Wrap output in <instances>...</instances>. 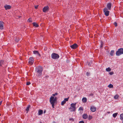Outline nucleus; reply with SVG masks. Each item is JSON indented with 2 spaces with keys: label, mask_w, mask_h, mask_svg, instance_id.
I'll list each match as a JSON object with an SVG mask.
<instances>
[{
  "label": "nucleus",
  "mask_w": 123,
  "mask_h": 123,
  "mask_svg": "<svg viewBox=\"0 0 123 123\" xmlns=\"http://www.w3.org/2000/svg\"><path fill=\"white\" fill-rule=\"evenodd\" d=\"M76 103H72L71 104V107L69 108L70 111H75L76 110Z\"/></svg>",
  "instance_id": "1"
},
{
  "label": "nucleus",
  "mask_w": 123,
  "mask_h": 123,
  "mask_svg": "<svg viewBox=\"0 0 123 123\" xmlns=\"http://www.w3.org/2000/svg\"><path fill=\"white\" fill-rule=\"evenodd\" d=\"M49 101L52 105V107L54 108V104L56 101L55 98H54V97L51 96L50 98Z\"/></svg>",
  "instance_id": "2"
},
{
  "label": "nucleus",
  "mask_w": 123,
  "mask_h": 123,
  "mask_svg": "<svg viewBox=\"0 0 123 123\" xmlns=\"http://www.w3.org/2000/svg\"><path fill=\"white\" fill-rule=\"evenodd\" d=\"M116 54L118 56L123 54V48H121L119 49L118 50L116 51Z\"/></svg>",
  "instance_id": "3"
},
{
  "label": "nucleus",
  "mask_w": 123,
  "mask_h": 123,
  "mask_svg": "<svg viewBox=\"0 0 123 123\" xmlns=\"http://www.w3.org/2000/svg\"><path fill=\"white\" fill-rule=\"evenodd\" d=\"M36 71L39 74L42 73L43 69L42 67L39 66L36 69Z\"/></svg>",
  "instance_id": "4"
},
{
  "label": "nucleus",
  "mask_w": 123,
  "mask_h": 123,
  "mask_svg": "<svg viewBox=\"0 0 123 123\" xmlns=\"http://www.w3.org/2000/svg\"><path fill=\"white\" fill-rule=\"evenodd\" d=\"M52 58L54 59H57L59 58V56L58 55L55 53H53L51 55Z\"/></svg>",
  "instance_id": "5"
},
{
  "label": "nucleus",
  "mask_w": 123,
  "mask_h": 123,
  "mask_svg": "<svg viewBox=\"0 0 123 123\" xmlns=\"http://www.w3.org/2000/svg\"><path fill=\"white\" fill-rule=\"evenodd\" d=\"M104 11L105 15L106 16H108L109 14V12L107 10V8H105Z\"/></svg>",
  "instance_id": "6"
},
{
  "label": "nucleus",
  "mask_w": 123,
  "mask_h": 123,
  "mask_svg": "<svg viewBox=\"0 0 123 123\" xmlns=\"http://www.w3.org/2000/svg\"><path fill=\"white\" fill-rule=\"evenodd\" d=\"M34 59L33 57H31L29 59V64L32 65L34 63Z\"/></svg>",
  "instance_id": "7"
},
{
  "label": "nucleus",
  "mask_w": 123,
  "mask_h": 123,
  "mask_svg": "<svg viewBox=\"0 0 123 123\" xmlns=\"http://www.w3.org/2000/svg\"><path fill=\"white\" fill-rule=\"evenodd\" d=\"M78 46V45L76 43H74L70 46L71 48L73 49H76Z\"/></svg>",
  "instance_id": "8"
},
{
  "label": "nucleus",
  "mask_w": 123,
  "mask_h": 123,
  "mask_svg": "<svg viewBox=\"0 0 123 123\" xmlns=\"http://www.w3.org/2000/svg\"><path fill=\"white\" fill-rule=\"evenodd\" d=\"M68 98H68H64V100L62 102L61 105H63L66 103V102L68 101Z\"/></svg>",
  "instance_id": "9"
},
{
  "label": "nucleus",
  "mask_w": 123,
  "mask_h": 123,
  "mask_svg": "<svg viewBox=\"0 0 123 123\" xmlns=\"http://www.w3.org/2000/svg\"><path fill=\"white\" fill-rule=\"evenodd\" d=\"M49 9V7L48 6L44 7L43 9V12H45L48 11Z\"/></svg>",
  "instance_id": "10"
},
{
  "label": "nucleus",
  "mask_w": 123,
  "mask_h": 123,
  "mask_svg": "<svg viewBox=\"0 0 123 123\" xmlns=\"http://www.w3.org/2000/svg\"><path fill=\"white\" fill-rule=\"evenodd\" d=\"M12 6L10 5H6L4 6V8L6 10L9 9L11 8Z\"/></svg>",
  "instance_id": "11"
},
{
  "label": "nucleus",
  "mask_w": 123,
  "mask_h": 123,
  "mask_svg": "<svg viewBox=\"0 0 123 123\" xmlns=\"http://www.w3.org/2000/svg\"><path fill=\"white\" fill-rule=\"evenodd\" d=\"M96 109V107L94 106H92L90 108V110L92 112H95Z\"/></svg>",
  "instance_id": "12"
},
{
  "label": "nucleus",
  "mask_w": 123,
  "mask_h": 123,
  "mask_svg": "<svg viewBox=\"0 0 123 123\" xmlns=\"http://www.w3.org/2000/svg\"><path fill=\"white\" fill-rule=\"evenodd\" d=\"M3 22L0 21V29H3Z\"/></svg>",
  "instance_id": "13"
},
{
  "label": "nucleus",
  "mask_w": 123,
  "mask_h": 123,
  "mask_svg": "<svg viewBox=\"0 0 123 123\" xmlns=\"http://www.w3.org/2000/svg\"><path fill=\"white\" fill-rule=\"evenodd\" d=\"M33 52L34 54H36L37 56H40V54L38 51L36 50L34 51Z\"/></svg>",
  "instance_id": "14"
},
{
  "label": "nucleus",
  "mask_w": 123,
  "mask_h": 123,
  "mask_svg": "<svg viewBox=\"0 0 123 123\" xmlns=\"http://www.w3.org/2000/svg\"><path fill=\"white\" fill-rule=\"evenodd\" d=\"M107 8H108L109 10H111V3H108L107 5Z\"/></svg>",
  "instance_id": "15"
},
{
  "label": "nucleus",
  "mask_w": 123,
  "mask_h": 123,
  "mask_svg": "<svg viewBox=\"0 0 123 123\" xmlns=\"http://www.w3.org/2000/svg\"><path fill=\"white\" fill-rule=\"evenodd\" d=\"M88 117V115L86 114H85L83 115L82 116L83 118L84 119H87Z\"/></svg>",
  "instance_id": "16"
},
{
  "label": "nucleus",
  "mask_w": 123,
  "mask_h": 123,
  "mask_svg": "<svg viewBox=\"0 0 123 123\" xmlns=\"http://www.w3.org/2000/svg\"><path fill=\"white\" fill-rule=\"evenodd\" d=\"M82 101L83 102L86 103L87 101V98L86 97H84L82 98Z\"/></svg>",
  "instance_id": "17"
},
{
  "label": "nucleus",
  "mask_w": 123,
  "mask_h": 123,
  "mask_svg": "<svg viewBox=\"0 0 123 123\" xmlns=\"http://www.w3.org/2000/svg\"><path fill=\"white\" fill-rule=\"evenodd\" d=\"M33 24L34 26H35L36 27H38V25L36 22H33Z\"/></svg>",
  "instance_id": "18"
},
{
  "label": "nucleus",
  "mask_w": 123,
  "mask_h": 123,
  "mask_svg": "<svg viewBox=\"0 0 123 123\" xmlns=\"http://www.w3.org/2000/svg\"><path fill=\"white\" fill-rule=\"evenodd\" d=\"M119 97V95L117 94H116L115 95L114 98L116 99H117Z\"/></svg>",
  "instance_id": "19"
},
{
  "label": "nucleus",
  "mask_w": 123,
  "mask_h": 123,
  "mask_svg": "<svg viewBox=\"0 0 123 123\" xmlns=\"http://www.w3.org/2000/svg\"><path fill=\"white\" fill-rule=\"evenodd\" d=\"M38 115H39L42 114L43 113V111L42 110H40L38 112Z\"/></svg>",
  "instance_id": "20"
},
{
  "label": "nucleus",
  "mask_w": 123,
  "mask_h": 123,
  "mask_svg": "<svg viewBox=\"0 0 123 123\" xmlns=\"http://www.w3.org/2000/svg\"><path fill=\"white\" fill-rule=\"evenodd\" d=\"M117 114H118V113H114L113 114V115H112L113 117H114L115 118V117H116V116H117Z\"/></svg>",
  "instance_id": "21"
},
{
  "label": "nucleus",
  "mask_w": 123,
  "mask_h": 123,
  "mask_svg": "<svg viewBox=\"0 0 123 123\" xmlns=\"http://www.w3.org/2000/svg\"><path fill=\"white\" fill-rule=\"evenodd\" d=\"M114 53V51L113 50H112L110 52V55L111 56H113Z\"/></svg>",
  "instance_id": "22"
},
{
  "label": "nucleus",
  "mask_w": 123,
  "mask_h": 123,
  "mask_svg": "<svg viewBox=\"0 0 123 123\" xmlns=\"http://www.w3.org/2000/svg\"><path fill=\"white\" fill-rule=\"evenodd\" d=\"M120 119L122 120H123V113L121 114L120 115Z\"/></svg>",
  "instance_id": "23"
},
{
  "label": "nucleus",
  "mask_w": 123,
  "mask_h": 123,
  "mask_svg": "<svg viewBox=\"0 0 123 123\" xmlns=\"http://www.w3.org/2000/svg\"><path fill=\"white\" fill-rule=\"evenodd\" d=\"M106 70L107 72H109L111 70V69L110 67H108V68H106Z\"/></svg>",
  "instance_id": "24"
},
{
  "label": "nucleus",
  "mask_w": 123,
  "mask_h": 123,
  "mask_svg": "<svg viewBox=\"0 0 123 123\" xmlns=\"http://www.w3.org/2000/svg\"><path fill=\"white\" fill-rule=\"evenodd\" d=\"M30 105H29L26 108V111H27V113L28 111H29V108L30 107Z\"/></svg>",
  "instance_id": "25"
},
{
  "label": "nucleus",
  "mask_w": 123,
  "mask_h": 123,
  "mask_svg": "<svg viewBox=\"0 0 123 123\" xmlns=\"http://www.w3.org/2000/svg\"><path fill=\"white\" fill-rule=\"evenodd\" d=\"M4 61L2 60L0 61V66H1L3 64Z\"/></svg>",
  "instance_id": "26"
},
{
  "label": "nucleus",
  "mask_w": 123,
  "mask_h": 123,
  "mask_svg": "<svg viewBox=\"0 0 123 123\" xmlns=\"http://www.w3.org/2000/svg\"><path fill=\"white\" fill-rule=\"evenodd\" d=\"M108 87L110 88H112L113 87V86L111 84H110L108 86Z\"/></svg>",
  "instance_id": "27"
},
{
  "label": "nucleus",
  "mask_w": 123,
  "mask_h": 123,
  "mask_svg": "<svg viewBox=\"0 0 123 123\" xmlns=\"http://www.w3.org/2000/svg\"><path fill=\"white\" fill-rule=\"evenodd\" d=\"M31 19V18H29L28 20V21L29 22H32Z\"/></svg>",
  "instance_id": "28"
},
{
  "label": "nucleus",
  "mask_w": 123,
  "mask_h": 123,
  "mask_svg": "<svg viewBox=\"0 0 123 123\" xmlns=\"http://www.w3.org/2000/svg\"><path fill=\"white\" fill-rule=\"evenodd\" d=\"M92 118V117L91 115H89L88 117V118L89 120L91 119Z\"/></svg>",
  "instance_id": "29"
},
{
  "label": "nucleus",
  "mask_w": 123,
  "mask_h": 123,
  "mask_svg": "<svg viewBox=\"0 0 123 123\" xmlns=\"http://www.w3.org/2000/svg\"><path fill=\"white\" fill-rule=\"evenodd\" d=\"M58 94V93L57 92L55 93V94H53L52 95L53 96H55L56 95H57Z\"/></svg>",
  "instance_id": "30"
},
{
  "label": "nucleus",
  "mask_w": 123,
  "mask_h": 123,
  "mask_svg": "<svg viewBox=\"0 0 123 123\" xmlns=\"http://www.w3.org/2000/svg\"><path fill=\"white\" fill-rule=\"evenodd\" d=\"M114 72H111L109 73V74L110 75H112L114 74Z\"/></svg>",
  "instance_id": "31"
},
{
  "label": "nucleus",
  "mask_w": 123,
  "mask_h": 123,
  "mask_svg": "<svg viewBox=\"0 0 123 123\" xmlns=\"http://www.w3.org/2000/svg\"><path fill=\"white\" fill-rule=\"evenodd\" d=\"M31 84V83H30V82H27L26 83V85H29Z\"/></svg>",
  "instance_id": "32"
},
{
  "label": "nucleus",
  "mask_w": 123,
  "mask_h": 123,
  "mask_svg": "<svg viewBox=\"0 0 123 123\" xmlns=\"http://www.w3.org/2000/svg\"><path fill=\"white\" fill-rule=\"evenodd\" d=\"M83 110V108L81 107H80L79 109V110Z\"/></svg>",
  "instance_id": "33"
},
{
  "label": "nucleus",
  "mask_w": 123,
  "mask_h": 123,
  "mask_svg": "<svg viewBox=\"0 0 123 123\" xmlns=\"http://www.w3.org/2000/svg\"><path fill=\"white\" fill-rule=\"evenodd\" d=\"M114 25H115V26H117V23L116 22H115L114 23Z\"/></svg>",
  "instance_id": "34"
},
{
  "label": "nucleus",
  "mask_w": 123,
  "mask_h": 123,
  "mask_svg": "<svg viewBox=\"0 0 123 123\" xmlns=\"http://www.w3.org/2000/svg\"><path fill=\"white\" fill-rule=\"evenodd\" d=\"M90 73L88 72H86V75L87 76H88L90 75Z\"/></svg>",
  "instance_id": "35"
},
{
  "label": "nucleus",
  "mask_w": 123,
  "mask_h": 123,
  "mask_svg": "<svg viewBox=\"0 0 123 123\" xmlns=\"http://www.w3.org/2000/svg\"><path fill=\"white\" fill-rule=\"evenodd\" d=\"M79 123H84V122L83 121H80Z\"/></svg>",
  "instance_id": "36"
},
{
  "label": "nucleus",
  "mask_w": 123,
  "mask_h": 123,
  "mask_svg": "<svg viewBox=\"0 0 123 123\" xmlns=\"http://www.w3.org/2000/svg\"><path fill=\"white\" fill-rule=\"evenodd\" d=\"M38 6V5H36L35 6V9H37Z\"/></svg>",
  "instance_id": "37"
},
{
  "label": "nucleus",
  "mask_w": 123,
  "mask_h": 123,
  "mask_svg": "<svg viewBox=\"0 0 123 123\" xmlns=\"http://www.w3.org/2000/svg\"><path fill=\"white\" fill-rule=\"evenodd\" d=\"M91 64L90 63V62H89V63H88V65L89 66H90L91 65Z\"/></svg>",
  "instance_id": "38"
},
{
  "label": "nucleus",
  "mask_w": 123,
  "mask_h": 123,
  "mask_svg": "<svg viewBox=\"0 0 123 123\" xmlns=\"http://www.w3.org/2000/svg\"><path fill=\"white\" fill-rule=\"evenodd\" d=\"M2 102V101H0V105L1 104Z\"/></svg>",
  "instance_id": "39"
},
{
  "label": "nucleus",
  "mask_w": 123,
  "mask_h": 123,
  "mask_svg": "<svg viewBox=\"0 0 123 123\" xmlns=\"http://www.w3.org/2000/svg\"><path fill=\"white\" fill-rule=\"evenodd\" d=\"M45 77H46V78H48L49 77V76L48 75L46 76Z\"/></svg>",
  "instance_id": "40"
},
{
  "label": "nucleus",
  "mask_w": 123,
  "mask_h": 123,
  "mask_svg": "<svg viewBox=\"0 0 123 123\" xmlns=\"http://www.w3.org/2000/svg\"><path fill=\"white\" fill-rule=\"evenodd\" d=\"M107 113L108 114H109L110 113V112L109 111H108L107 112Z\"/></svg>",
  "instance_id": "41"
},
{
  "label": "nucleus",
  "mask_w": 123,
  "mask_h": 123,
  "mask_svg": "<svg viewBox=\"0 0 123 123\" xmlns=\"http://www.w3.org/2000/svg\"><path fill=\"white\" fill-rule=\"evenodd\" d=\"M55 98V100H56V97H55V98Z\"/></svg>",
  "instance_id": "42"
},
{
  "label": "nucleus",
  "mask_w": 123,
  "mask_h": 123,
  "mask_svg": "<svg viewBox=\"0 0 123 123\" xmlns=\"http://www.w3.org/2000/svg\"><path fill=\"white\" fill-rule=\"evenodd\" d=\"M92 95V94H90V95Z\"/></svg>",
  "instance_id": "43"
},
{
  "label": "nucleus",
  "mask_w": 123,
  "mask_h": 123,
  "mask_svg": "<svg viewBox=\"0 0 123 123\" xmlns=\"http://www.w3.org/2000/svg\"><path fill=\"white\" fill-rule=\"evenodd\" d=\"M45 111H44V113H45Z\"/></svg>",
  "instance_id": "44"
},
{
  "label": "nucleus",
  "mask_w": 123,
  "mask_h": 123,
  "mask_svg": "<svg viewBox=\"0 0 123 123\" xmlns=\"http://www.w3.org/2000/svg\"><path fill=\"white\" fill-rule=\"evenodd\" d=\"M122 123H123V121L122 122Z\"/></svg>",
  "instance_id": "45"
},
{
  "label": "nucleus",
  "mask_w": 123,
  "mask_h": 123,
  "mask_svg": "<svg viewBox=\"0 0 123 123\" xmlns=\"http://www.w3.org/2000/svg\"><path fill=\"white\" fill-rule=\"evenodd\" d=\"M1 115H0V116Z\"/></svg>",
  "instance_id": "46"
},
{
  "label": "nucleus",
  "mask_w": 123,
  "mask_h": 123,
  "mask_svg": "<svg viewBox=\"0 0 123 123\" xmlns=\"http://www.w3.org/2000/svg\"><path fill=\"white\" fill-rule=\"evenodd\" d=\"M123 1V0H122Z\"/></svg>",
  "instance_id": "47"
}]
</instances>
